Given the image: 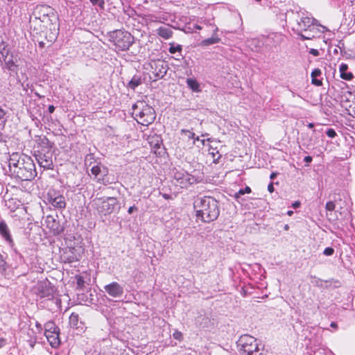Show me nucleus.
<instances>
[{
  "label": "nucleus",
  "mask_w": 355,
  "mask_h": 355,
  "mask_svg": "<svg viewBox=\"0 0 355 355\" xmlns=\"http://www.w3.org/2000/svg\"><path fill=\"white\" fill-rule=\"evenodd\" d=\"M33 19L31 20V28L36 34L43 35L47 41L54 42L58 34V17L51 6L37 5L33 11Z\"/></svg>",
  "instance_id": "obj_1"
},
{
  "label": "nucleus",
  "mask_w": 355,
  "mask_h": 355,
  "mask_svg": "<svg viewBox=\"0 0 355 355\" xmlns=\"http://www.w3.org/2000/svg\"><path fill=\"white\" fill-rule=\"evenodd\" d=\"M9 171L21 181H31L37 175L35 166L30 156L17 152L9 155Z\"/></svg>",
  "instance_id": "obj_2"
},
{
  "label": "nucleus",
  "mask_w": 355,
  "mask_h": 355,
  "mask_svg": "<svg viewBox=\"0 0 355 355\" xmlns=\"http://www.w3.org/2000/svg\"><path fill=\"white\" fill-rule=\"evenodd\" d=\"M194 208L197 218L205 223L216 220L220 214L218 202L211 196L198 198L194 202Z\"/></svg>",
  "instance_id": "obj_3"
},
{
  "label": "nucleus",
  "mask_w": 355,
  "mask_h": 355,
  "mask_svg": "<svg viewBox=\"0 0 355 355\" xmlns=\"http://www.w3.org/2000/svg\"><path fill=\"white\" fill-rule=\"evenodd\" d=\"M132 115L138 123L144 126L153 123L156 118L153 107L142 102L133 106Z\"/></svg>",
  "instance_id": "obj_4"
},
{
  "label": "nucleus",
  "mask_w": 355,
  "mask_h": 355,
  "mask_svg": "<svg viewBox=\"0 0 355 355\" xmlns=\"http://www.w3.org/2000/svg\"><path fill=\"white\" fill-rule=\"evenodd\" d=\"M109 40L116 51H126L134 43V37L128 31L116 30L110 33Z\"/></svg>",
  "instance_id": "obj_5"
},
{
  "label": "nucleus",
  "mask_w": 355,
  "mask_h": 355,
  "mask_svg": "<svg viewBox=\"0 0 355 355\" xmlns=\"http://www.w3.org/2000/svg\"><path fill=\"white\" fill-rule=\"evenodd\" d=\"M238 346L241 355H253L259 350L257 339L250 335L245 334L238 340Z\"/></svg>",
  "instance_id": "obj_6"
},
{
  "label": "nucleus",
  "mask_w": 355,
  "mask_h": 355,
  "mask_svg": "<svg viewBox=\"0 0 355 355\" xmlns=\"http://www.w3.org/2000/svg\"><path fill=\"white\" fill-rule=\"evenodd\" d=\"M118 204L116 198H98L94 200V205L98 214L106 216L111 214Z\"/></svg>",
  "instance_id": "obj_7"
},
{
  "label": "nucleus",
  "mask_w": 355,
  "mask_h": 355,
  "mask_svg": "<svg viewBox=\"0 0 355 355\" xmlns=\"http://www.w3.org/2000/svg\"><path fill=\"white\" fill-rule=\"evenodd\" d=\"M44 335L49 343V345L57 348L60 345V329L53 321H49L44 324Z\"/></svg>",
  "instance_id": "obj_8"
},
{
  "label": "nucleus",
  "mask_w": 355,
  "mask_h": 355,
  "mask_svg": "<svg viewBox=\"0 0 355 355\" xmlns=\"http://www.w3.org/2000/svg\"><path fill=\"white\" fill-rule=\"evenodd\" d=\"M199 141V137L190 130L182 129L179 145L184 150L191 149L195 145L196 141Z\"/></svg>",
  "instance_id": "obj_9"
},
{
  "label": "nucleus",
  "mask_w": 355,
  "mask_h": 355,
  "mask_svg": "<svg viewBox=\"0 0 355 355\" xmlns=\"http://www.w3.org/2000/svg\"><path fill=\"white\" fill-rule=\"evenodd\" d=\"M44 225L49 230V233L56 236L62 233L64 230L60 221L51 215H48L44 219Z\"/></svg>",
  "instance_id": "obj_10"
},
{
  "label": "nucleus",
  "mask_w": 355,
  "mask_h": 355,
  "mask_svg": "<svg viewBox=\"0 0 355 355\" xmlns=\"http://www.w3.org/2000/svg\"><path fill=\"white\" fill-rule=\"evenodd\" d=\"M47 200L55 208L64 209L66 207L64 197L60 194L56 193L54 191H49L48 192Z\"/></svg>",
  "instance_id": "obj_11"
},
{
  "label": "nucleus",
  "mask_w": 355,
  "mask_h": 355,
  "mask_svg": "<svg viewBox=\"0 0 355 355\" xmlns=\"http://www.w3.org/2000/svg\"><path fill=\"white\" fill-rule=\"evenodd\" d=\"M150 66L153 71V73L156 76H163L166 72V66H164V62L160 59L152 60L150 62Z\"/></svg>",
  "instance_id": "obj_12"
},
{
  "label": "nucleus",
  "mask_w": 355,
  "mask_h": 355,
  "mask_svg": "<svg viewBox=\"0 0 355 355\" xmlns=\"http://www.w3.org/2000/svg\"><path fill=\"white\" fill-rule=\"evenodd\" d=\"M105 291L112 297H121L123 293L122 286L117 282H112L105 286Z\"/></svg>",
  "instance_id": "obj_13"
},
{
  "label": "nucleus",
  "mask_w": 355,
  "mask_h": 355,
  "mask_svg": "<svg viewBox=\"0 0 355 355\" xmlns=\"http://www.w3.org/2000/svg\"><path fill=\"white\" fill-rule=\"evenodd\" d=\"M0 235L8 243L10 246L15 245L10 230L5 221L0 222Z\"/></svg>",
  "instance_id": "obj_14"
},
{
  "label": "nucleus",
  "mask_w": 355,
  "mask_h": 355,
  "mask_svg": "<svg viewBox=\"0 0 355 355\" xmlns=\"http://www.w3.org/2000/svg\"><path fill=\"white\" fill-rule=\"evenodd\" d=\"M175 178L180 182L182 187H187L188 185L192 184L194 182V178L191 177L188 173L182 174L181 176L180 173H176L175 174Z\"/></svg>",
  "instance_id": "obj_15"
},
{
  "label": "nucleus",
  "mask_w": 355,
  "mask_h": 355,
  "mask_svg": "<svg viewBox=\"0 0 355 355\" xmlns=\"http://www.w3.org/2000/svg\"><path fill=\"white\" fill-rule=\"evenodd\" d=\"M208 154L211 156L214 163H218L221 157V154L218 150V147L216 146H214L213 144L209 145Z\"/></svg>",
  "instance_id": "obj_16"
},
{
  "label": "nucleus",
  "mask_w": 355,
  "mask_h": 355,
  "mask_svg": "<svg viewBox=\"0 0 355 355\" xmlns=\"http://www.w3.org/2000/svg\"><path fill=\"white\" fill-rule=\"evenodd\" d=\"M37 162L39 164L46 169H50L52 168L53 162L51 158L49 157H46L45 155H40L37 157Z\"/></svg>",
  "instance_id": "obj_17"
},
{
  "label": "nucleus",
  "mask_w": 355,
  "mask_h": 355,
  "mask_svg": "<svg viewBox=\"0 0 355 355\" xmlns=\"http://www.w3.org/2000/svg\"><path fill=\"white\" fill-rule=\"evenodd\" d=\"M157 35L164 38V40H168L173 36V31L170 28L160 26L157 29Z\"/></svg>",
  "instance_id": "obj_18"
},
{
  "label": "nucleus",
  "mask_w": 355,
  "mask_h": 355,
  "mask_svg": "<svg viewBox=\"0 0 355 355\" xmlns=\"http://www.w3.org/2000/svg\"><path fill=\"white\" fill-rule=\"evenodd\" d=\"M348 69V65L345 63H342L340 66L339 71L340 73V78L345 80H351L354 76L352 72H346Z\"/></svg>",
  "instance_id": "obj_19"
},
{
  "label": "nucleus",
  "mask_w": 355,
  "mask_h": 355,
  "mask_svg": "<svg viewBox=\"0 0 355 355\" xmlns=\"http://www.w3.org/2000/svg\"><path fill=\"white\" fill-rule=\"evenodd\" d=\"M142 19L146 24V25H148L153 22H163V21H162L160 18L152 14L144 15L142 17Z\"/></svg>",
  "instance_id": "obj_20"
},
{
  "label": "nucleus",
  "mask_w": 355,
  "mask_h": 355,
  "mask_svg": "<svg viewBox=\"0 0 355 355\" xmlns=\"http://www.w3.org/2000/svg\"><path fill=\"white\" fill-rule=\"evenodd\" d=\"M187 84L188 87L195 92H200V85L198 83V81L194 78H187Z\"/></svg>",
  "instance_id": "obj_21"
},
{
  "label": "nucleus",
  "mask_w": 355,
  "mask_h": 355,
  "mask_svg": "<svg viewBox=\"0 0 355 355\" xmlns=\"http://www.w3.org/2000/svg\"><path fill=\"white\" fill-rule=\"evenodd\" d=\"M142 84V80L140 76H134L128 83V87L135 89L137 87Z\"/></svg>",
  "instance_id": "obj_22"
},
{
  "label": "nucleus",
  "mask_w": 355,
  "mask_h": 355,
  "mask_svg": "<svg viewBox=\"0 0 355 355\" xmlns=\"http://www.w3.org/2000/svg\"><path fill=\"white\" fill-rule=\"evenodd\" d=\"M220 41V39L218 36H213L210 38H207L203 40L200 44L204 46H209L211 44H214L218 43Z\"/></svg>",
  "instance_id": "obj_23"
},
{
  "label": "nucleus",
  "mask_w": 355,
  "mask_h": 355,
  "mask_svg": "<svg viewBox=\"0 0 355 355\" xmlns=\"http://www.w3.org/2000/svg\"><path fill=\"white\" fill-rule=\"evenodd\" d=\"M78 321H79L78 314L76 313H74V312L71 313V314L69 316L70 326L74 329H77L78 324Z\"/></svg>",
  "instance_id": "obj_24"
},
{
  "label": "nucleus",
  "mask_w": 355,
  "mask_h": 355,
  "mask_svg": "<svg viewBox=\"0 0 355 355\" xmlns=\"http://www.w3.org/2000/svg\"><path fill=\"white\" fill-rule=\"evenodd\" d=\"M96 159L95 156L93 153L87 154L85 157V165L87 167L92 166L93 165H96Z\"/></svg>",
  "instance_id": "obj_25"
},
{
  "label": "nucleus",
  "mask_w": 355,
  "mask_h": 355,
  "mask_svg": "<svg viewBox=\"0 0 355 355\" xmlns=\"http://www.w3.org/2000/svg\"><path fill=\"white\" fill-rule=\"evenodd\" d=\"M76 280V287L78 290H83L85 288V280L83 276L76 275L75 276Z\"/></svg>",
  "instance_id": "obj_26"
},
{
  "label": "nucleus",
  "mask_w": 355,
  "mask_h": 355,
  "mask_svg": "<svg viewBox=\"0 0 355 355\" xmlns=\"http://www.w3.org/2000/svg\"><path fill=\"white\" fill-rule=\"evenodd\" d=\"M182 50V46L180 44H178L174 46L173 43L170 44V47L168 49V51L171 54H174L176 52H181Z\"/></svg>",
  "instance_id": "obj_27"
},
{
  "label": "nucleus",
  "mask_w": 355,
  "mask_h": 355,
  "mask_svg": "<svg viewBox=\"0 0 355 355\" xmlns=\"http://www.w3.org/2000/svg\"><path fill=\"white\" fill-rule=\"evenodd\" d=\"M252 190L250 187L246 186L244 189H240L237 193H235V198H239L241 195H244L245 193H250Z\"/></svg>",
  "instance_id": "obj_28"
},
{
  "label": "nucleus",
  "mask_w": 355,
  "mask_h": 355,
  "mask_svg": "<svg viewBox=\"0 0 355 355\" xmlns=\"http://www.w3.org/2000/svg\"><path fill=\"white\" fill-rule=\"evenodd\" d=\"M37 141L40 145H42L44 147H46V148L51 147V146L49 145V139L44 136L39 137V138Z\"/></svg>",
  "instance_id": "obj_29"
},
{
  "label": "nucleus",
  "mask_w": 355,
  "mask_h": 355,
  "mask_svg": "<svg viewBox=\"0 0 355 355\" xmlns=\"http://www.w3.org/2000/svg\"><path fill=\"white\" fill-rule=\"evenodd\" d=\"M101 171V167L97 164L93 165L91 168L92 174L94 175L95 177H97V175L100 174Z\"/></svg>",
  "instance_id": "obj_30"
},
{
  "label": "nucleus",
  "mask_w": 355,
  "mask_h": 355,
  "mask_svg": "<svg viewBox=\"0 0 355 355\" xmlns=\"http://www.w3.org/2000/svg\"><path fill=\"white\" fill-rule=\"evenodd\" d=\"M16 201H17V200L14 199V198H10L8 201V207L12 211H14L17 208V207L15 206Z\"/></svg>",
  "instance_id": "obj_31"
},
{
  "label": "nucleus",
  "mask_w": 355,
  "mask_h": 355,
  "mask_svg": "<svg viewBox=\"0 0 355 355\" xmlns=\"http://www.w3.org/2000/svg\"><path fill=\"white\" fill-rule=\"evenodd\" d=\"M336 208V204L333 201H329L326 203L325 209L327 211H332Z\"/></svg>",
  "instance_id": "obj_32"
},
{
  "label": "nucleus",
  "mask_w": 355,
  "mask_h": 355,
  "mask_svg": "<svg viewBox=\"0 0 355 355\" xmlns=\"http://www.w3.org/2000/svg\"><path fill=\"white\" fill-rule=\"evenodd\" d=\"M173 337L178 340H182L183 339L182 334L178 330H175L173 332Z\"/></svg>",
  "instance_id": "obj_33"
},
{
  "label": "nucleus",
  "mask_w": 355,
  "mask_h": 355,
  "mask_svg": "<svg viewBox=\"0 0 355 355\" xmlns=\"http://www.w3.org/2000/svg\"><path fill=\"white\" fill-rule=\"evenodd\" d=\"M93 5H98L101 8H104V0H89Z\"/></svg>",
  "instance_id": "obj_34"
},
{
  "label": "nucleus",
  "mask_w": 355,
  "mask_h": 355,
  "mask_svg": "<svg viewBox=\"0 0 355 355\" xmlns=\"http://www.w3.org/2000/svg\"><path fill=\"white\" fill-rule=\"evenodd\" d=\"M311 83L318 87L322 85V80L318 79L317 77L311 78Z\"/></svg>",
  "instance_id": "obj_35"
},
{
  "label": "nucleus",
  "mask_w": 355,
  "mask_h": 355,
  "mask_svg": "<svg viewBox=\"0 0 355 355\" xmlns=\"http://www.w3.org/2000/svg\"><path fill=\"white\" fill-rule=\"evenodd\" d=\"M326 134L330 138H334L336 136V132L333 128L328 129Z\"/></svg>",
  "instance_id": "obj_36"
},
{
  "label": "nucleus",
  "mask_w": 355,
  "mask_h": 355,
  "mask_svg": "<svg viewBox=\"0 0 355 355\" xmlns=\"http://www.w3.org/2000/svg\"><path fill=\"white\" fill-rule=\"evenodd\" d=\"M334 250L332 248L328 247L326 248L323 252L324 254L326 256H331L334 254Z\"/></svg>",
  "instance_id": "obj_37"
},
{
  "label": "nucleus",
  "mask_w": 355,
  "mask_h": 355,
  "mask_svg": "<svg viewBox=\"0 0 355 355\" xmlns=\"http://www.w3.org/2000/svg\"><path fill=\"white\" fill-rule=\"evenodd\" d=\"M322 73V71L320 69L317 68V69H315L314 70H313V71L311 72V78H313V77H318V76H320Z\"/></svg>",
  "instance_id": "obj_38"
},
{
  "label": "nucleus",
  "mask_w": 355,
  "mask_h": 355,
  "mask_svg": "<svg viewBox=\"0 0 355 355\" xmlns=\"http://www.w3.org/2000/svg\"><path fill=\"white\" fill-rule=\"evenodd\" d=\"M6 65L9 70H12V67H15V62L12 60L6 61Z\"/></svg>",
  "instance_id": "obj_39"
},
{
  "label": "nucleus",
  "mask_w": 355,
  "mask_h": 355,
  "mask_svg": "<svg viewBox=\"0 0 355 355\" xmlns=\"http://www.w3.org/2000/svg\"><path fill=\"white\" fill-rule=\"evenodd\" d=\"M6 262L4 260L3 255L0 253V270H5Z\"/></svg>",
  "instance_id": "obj_40"
},
{
  "label": "nucleus",
  "mask_w": 355,
  "mask_h": 355,
  "mask_svg": "<svg viewBox=\"0 0 355 355\" xmlns=\"http://www.w3.org/2000/svg\"><path fill=\"white\" fill-rule=\"evenodd\" d=\"M268 190L270 193H272L274 191H275V188H274V186H273V183L272 182H270L268 185Z\"/></svg>",
  "instance_id": "obj_41"
},
{
  "label": "nucleus",
  "mask_w": 355,
  "mask_h": 355,
  "mask_svg": "<svg viewBox=\"0 0 355 355\" xmlns=\"http://www.w3.org/2000/svg\"><path fill=\"white\" fill-rule=\"evenodd\" d=\"M310 53L315 56H318L319 55V51L317 49H311L310 51Z\"/></svg>",
  "instance_id": "obj_42"
},
{
  "label": "nucleus",
  "mask_w": 355,
  "mask_h": 355,
  "mask_svg": "<svg viewBox=\"0 0 355 355\" xmlns=\"http://www.w3.org/2000/svg\"><path fill=\"white\" fill-rule=\"evenodd\" d=\"M135 210H137V207L135 206H132L129 207L128 212L129 214H131Z\"/></svg>",
  "instance_id": "obj_43"
},
{
  "label": "nucleus",
  "mask_w": 355,
  "mask_h": 355,
  "mask_svg": "<svg viewBox=\"0 0 355 355\" xmlns=\"http://www.w3.org/2000/svg\"><path fill=\"white\" fill-rule=\"evenodd\" d=\"M6 115V112L0 107V119H3Z\"/></svg>",
  "instance_id": "obj_44"
},
{
  "label": "nucleus",
  "mask_w": 355,
  "mask_h": 355,
  "mask_svg": "<svg viewBox=\"0 0 355 355\" xmlns=\"http://www.w3.org/2000/svg\"><path fill=\"white\" fill-rule=\"evenodd\" d=\"M301 203L300 201H295V202L293 203L292 206L293 208H297L300 206Z\"/></svg>",
  "instance_id": "obj_45"
},
{
  "label": "nucleus",
  "mask_w": 355,
  "mask_h": 355,
  "mask_svg": "<svg viewBox=\"0 0 355 355\" xmlns=\"http://www.w3.org/2000/svg\"><path fill=\"white\" fill-rule=\"evenodd\" d=\"M48 110L49 113L52 114L55 111V107L53 105H51L49 106Z\"/></svg>",
  "instance_id": "obj_46"
},
{
  "label": "nucleus",
  "mask_w": 355,
  "mask_h": 355,
  "mask_svg": "<svg viewBox=\"0 0 355 355\" xmlns=\"http://www.w3.org/2000/svg\"><path fill=\"white\" fill-rule=\"evenodd\" d=\"M304 160V162L309 163L312 161V157L311 156H306Z\"/></svg>",
  "instance_id": "obj_47"
},
{
  "label": "nucleus",
  "mask_w": 355,
  "mask_h": 355,
  "mask_svg": "<svg viewBox=\"0 0 355 355\" xmlns=\"http://www.w3.org/2000/svg\"><path fill=\"white\" fill-rule=\"evenodd\" d=\"M277 173H276V172H272V173L270 174V178L271 180H273V179H275V178L277 177Z\"/></svg>",
  "instance_id": "obj_48"
},
{
  "label": "nucleus",
  "mask_w": 355,
  "mask_h": 355,
  "mask_svg": "<svg viewBox=\"0 0 355 355\" xmlns=\"http://www.w3.org/2000/svg\"><path fill=\"white\" fill-rule=\"evenodd\" d=\"M162 197L164 198V199H166V200H169L171 199V196L169 194H167V193H163L162 194Z\"/></svg>",
  "instance_id": "obj_49"
},
{
  "label": "nucleus",
  "mask_w": 355,
  "mask_h": 355,
  "mask_svg": "<svg viewBox=\"0 0 355 355\" xmlns=\"http://www.w3.org/2000/svg\"><path fill=\"white\" fill-rule=\"evenodd\" d=\"M201 141H202V144H203V145H205V141H206V140L202 139V140H201ZM207 141H209V142L212 143V142H213V140H211L210 138H209V139H207Z\"/></svg>",
  "instance_id": "obj_50"
},
{
  "label": "nucleus",
  "mask_w": 355,
  "mask_h": 355,
  "mask_svg": "<svg viewBox=\"0 0 355 355\" xmlns=\"http://www.w3.org/2000/svg\"><path fill=\"white\" fill-rule=\"evenodd\" d=\"M330 326L334 329H336L338 327V325L335 322H332L331 323Z\"/></svg>",
  "instance_id": "obj_51"
},
{
  "label": "nucleus",
  "mask_w": 355,
  "mask_h": 355,
  "mask_svg": "<svg viewBox=\"0 0 355 355\" xmlns=\"http://www.w3.org/2000/svg\"><path fill=\"white\" fill-rule=\"evenodd\" d=\"M44 44H44V42H39V46H40V47H41V48H44Z\"/></svg>",
  "instance_id": "obj_52"
},
{
  "label": "nucleus",
  "mask_w": 355,
  "mask_h": 355,
  "mask_svg": "<svg viewBox=\"0 0 355 355\" xmlns=\"http://www.w3.org/2000/svg\"><path fill=\"white\" fill-rule=\"evenodd\" d=\"M293 214V211L292 210H289L287 211V214L289 216H291Z\"/></svg>",
  "instance_id": "obj_53"
},
{
  "label": "nucleus",
  "mask_w": 355,
  "mask_h": 355,
  "mask_svg": "<svg viewBox=\"0 0 355 355\" xmlns=\"http://www.w3.org/2000/svg\"><path fill=\"white\" fill-rule=\"evenodd\" d=\"M195 28H196V29H198V30H201V29H202L201 26H199V25H196V26H195Z\"/></svg>",
  "instance_id": "obj_54"
},
{
  "label": "nucleus",
  "mask_w": 355,
  "mask_h": 355,
  "mask_svg": "<svg viewBox=\"0 0 355 355\" xmlns=\"http://www.w3.org/2000/svg\"><path fill=\"white\" fill-rule=\"evenodd\" d=\"M308 127H309V128H313V127H314V125H313V123H309Z\"/></svg>",
  "instance_id": "obj_55"
},
{
  "label": "nucleus",
  "mask_w": 355,
  "mask_h": 355,
  "mask_svg": "<svg viewBox=\"0 0 355 355\" xmlns=\"http://www.w3.org/2000/svg\"><path fill=\"white\" fill-rule=\"evenodd\" d=\"M288 229H289V226H288V225H286L284 226V230H288Z\"/></svg>",
  "instance_id": "obj_56"
},
{
  "label": "nucleus",
  "mask_w": 355,
  "mask_h": 355,
  "mask_svg": "<svg viewBox=\"0 0 355 355\" xmlns=\"http://www.w3.org/2000/svg\"><path fill=\"white\" fill-rule=\"evenodd\" d=\"M218 31V28H216L215 30H214V32H217Z\"/></svg>",
  "instance_id": "obj_57"
}]
</instances>
